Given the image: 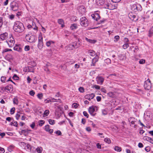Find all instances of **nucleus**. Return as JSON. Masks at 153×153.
Returning <instances> with one entry per match:
<instances>
[{
  "label": "nucleus",
  "instance_id": "obj_1",
  "mask_svg": "<svg viewBox=\"0 0 153 153\" xmlns=\"http://www.w3.org/2000/svg\"><path fill=\"white\" fill-rule=\"evenodd\" d=\"M13 28L15 32L20 33L24 31L25 27L22 23L17 21L15 22Z\"/></svg>",
  "mask_w": 153,
  "mask_h": 153
},
{
  "label": "nucleus",
  "instance_id": "obj_2",
  "mask_svg": "<svg viewBox=\"0 0 153 153\" xmlns=\"http://www.w3.org/2000/svg\"><path fill=\"white\" fill-rule=\"evenodd\" d=\"M131 10L134 12L141 11L142 10V7L141 5L139 4H133L131 6Z\"/></svg>",
  "mask_w": 153,
  "mask_h": 153
},
{
  "label": "nucleus",
  "instance_id": "obj_3",
  "mask_svg": "<svg viewBox=\"0 0 153 153\" xmlns=\"http://www.w3.org/2000/svg\"><path fill=\"white\" fill-rule=\"evenodd\" d=\"M43 46V37L42 34L41 33L39 36L38 47L39 49L41 50Z\"/></svg>",
  "mask_w": 153,
  "mask_h": 153
},
{
  "label": "nucleus",
  "instance_id": "obj_4",
  "mask_svg": "<svg viewBox=\"0 0 153 153\" xmlns=\"http://www.w3.org/2000/svg\"><path fill=\"white\" fill-rule=\"evenodd\" d=\"M36 37L34 35L30 36L29 34L26 35L25 36V39L27 41L30 43L35 42Z\"/></svg>",
  "mask_w": 153,
  "mask_h": 153
},
{
  "label": "nucleus",
  "instance_id": "obj_5",
  "mask_svg": "<svg viewBox=\"0 0 153 153\" xmlns=\"http://www.w3.org/2000/svg\"><path fill=\"white\" fill-rule=\"evenodd\" d=\"M80 21L82 26L86 27L88 25V20L85 17H83L80 18Z\"/></svg>",
  "mask_w": 153,
  "mask_h": 153
},
{
  "label": "nucleus",
  "instance_id": "obj_6",
  "mask_svg": "<svg viewBox=\"0 0 153 153\" xmlns=\"http://www.w3.org/2000/svg\"><path fill=\"white\" fill-rule=\"evenodd\" d=\"M144 87L147 90H149L151 87V84L150 81L149 79H148L146 81L144 85Z\"/></svg>",
  "mask_w": 153,
  "mask_h": 153
},
{
  "label": "nucleus",
  "instance_id": "obj_7",
  "mask_svg": "<svg viewBox=\"0 0 153 153\" xmlns=\"http://www.w3.org/2000/svg\"><path fill=\"white\" fill-rule=\"evenodd\" d=\"M135 118L134 117H130L128 119L129 122L131 124L130 126L134 128H136L137 127V124H135L136 122Z\"/></svg>",
  "mask_w": 153,
  "mask_h": 153
},
{
  "label": "nucleus",
  "instance_id": "obj_8",
  "mask_svg": "<svg viewBox=\"0 0 153 153\" xmlns=\"http://www.w3.org/2000/svg\"><path fill=\"white\" fill-rule=\"evenodd\" d=\"M11 9L13 11L17 10L18 9V5L15 2H13L10 4Z\"/></svg>",
  "mask_w": 153,
  "mask_h": 153
},
{
  "label": "nucleus",
  "instance_id": "obj_9",
  "mask_svg": "<svg viewBox=\"0 0 153 153\" xmlns=\"http://www.w3.org/2000/svg\"><path fill=\"white\" fill-rule=\"evenodd\" d=\"M97 108L96 107L92 106L90 107L88 109V111L90 114L92 116H94L96 114L95 112V108Z\"/></svg>",
  "mask_w": 153,
  "mask_h": 153
},
{
  "label": "nucleus",
  "instance_id": "obj_10",
  "mask_svg": "<svg viewBox=\"0 0 153 153\" xmlns=\"http://www.w3.org/2000/svg\"><path fill=\"white\" fill-rule=\"evenodd\" d=\"M15 43V40L12 34H10V40L8 42V45L9 47H11L14 45Z\"/></svg>",
  "mask_w": 153,
  "mask_h": 153
},
{
  "label": "nucleus",
  "instance_id": "obj_11",
  "mask_svg": "<svg viewBox=\"0 0 153 153\" xmlns=\"http://www.w3.org/2000/svg\"><path fill=\"white\" fill-rule=\"evenodd\" d=\"M97 83L100 85H102L104 80V78L101 76H98L96 78Z\"/></svg>",
  "mask_w": 153,
  "mask_h": 153
},
{
  "label": "nucleus",
  "instance_id": "obj_12",
  "mask_svg": "<svg viewBox=\"0 0 153 153\" xmlns=\"http://www.w3.org/2000/svg\"><path fill=\"white\" fill-rule=\"evenodd\" d=\"M103 7L111 10H113L115 8V6H111V4L109 3L104 4Z\"/></svg>",
  "mask_w": 153,
  "mask_h": 153
},
{
  "label": "nucleus",
  "instance_id": "obj_13",
  "mask_svg": "<svg viewBox=\"0 0 153 153\" xmlns=\"http://www.w3.org/2000/svg\"><path fill=\"white\" fill-rule=\"evenodd\" d=\"M6 91H7L8 92L11 93L13 90V87L12 85L9 84L5 87Z\"/></svg>",
  "mask_w": 153,
  "mask_h": 153
},
{
  "label": "nucleus",
  "instance_id": "obj_14",
  "mask_svg": "<svg viewBox=\"0 0 153 153\" xmlns=\"http://www.w3.org/2000/svg\"><path fill=\"white\" fill-rule=\"evenodd\" d=\"M91 16L94 20L96 21H97L99 20L100 17L99 14L98 13L93 14L91 15Z\"/></svg>",
  "mask_w": 153,
  "mask_h": 153
},
{
  "label": "nucleus",
  "instance_id": "obj_15",
  "mask_svg": "<svg viewBox=\"0 0 153 153\" xmlns=\"http://www.w3.org/2000/svg\"><path fill=\"white\" fill-rule=\"evenodd\" d=\"M94 94L91 93L90 94H86L85 96V97L86 99H88L89 100H90L91 99L94 98Z\"/></svg>",
  "mask_w": 153,
  "mask_h": 153
},
{
  "label": "nucleus",
  "instance_id": "obj_16",
  "mask_svg": "<svg viewBox=\"0 0 153 153\" xmlns=\"http://www.w3.org/2000/svg\"><path fill=\"white\" fill-rule=\"evenodd\" d=\"M14 50L19 52H21L22 51L21 45H16L14 47Z\"/></svg>",
  "mask_w": 153,
  "mask_h": 153
},
{
  "label": "nucleus",
  "instance_id": "obj_17",
  "mask_svg": "<svg viewBox=\"0 0 153 153\" xmlns=\"http://www.w3.org/2000/svg\"><path fill=\"white\" fill-rule=\"evenodd\" d=\"M8 33L5 32L0 35V38L2 40L6 39L7 37Z\"/></svg>",
  "mask_w": 153,
  "mask_h": 153
},
{
  "label": "nucleus",
  "instance_id": "obj_18",
  "mask_svg": "<svg viewBox=\"0 0 153 153\" xmlns=\"http://www.w3.org/2000/svg\"><path fill=\"white\" fill-rule=\"evenodd\" d=\"M22 145H25V149L26 150H30L31 147V146L28 144H26L24 142H21Z\"/></svg>",
  "mask_w": 153,
  "mask_h": 153
},
{
  "label": "nucleus",
  "instance_id": "obj_19",
  "mask_svg": "<svg viewBox=\"0 0 153 153\" xmlns=\"http://www.w3.org/2000/svg\"><path fill=\"white\" fill-rule=\"evenodd\" d=\"M58 23L61 25V27L62 28L64 27L65 26L64 25V22L62 19H59L58 20Z\"/></svg>",
  "mask_w": 153,
  "mask_h": 153
},
{
  "label": "nucleus",
  "instance_id": "obj_20",
  "mask_svg": "<svg viewBox=\"0 0 153 153\" xmlns=\"http://www.w3.org/2000/svg\"><path fill=\"white\" fill-rule=\"evenodd\" d=\"M85 39L87 41L91 44H95L97 42L96 40L88 39L87 37H85Z\"/></svg>",
  "mask_w": 153,
  "mask_h": 153
},
{
  "label": "nucleus",
  "instance_id": "obj_21",
  "mask_svg": "<svg viewBox=\"0 0 153 153\" xmlns=\"http://www.w3.org/2000/svg\"><path fill=\"white\" fill-rule=\"evenodd\" d=\"M78 28L77 25L76 24H73L71 25L70 28L71 30H74Z\"/></svg>",
  "mask_w": 153,
  "mask_h": 153
},
{
  "label": "nucleus",
  "instance_id": "obj_22",
  "mask_svg": "<svg viewBox=\"0 0 153 153\" xmlns=\"http://www.w3.org/2000/svg\"><path fill=\"white\" fill-rule=\"evenodd\" d=\"M88 53L91 56H94L96 54L95 51L92 50H89L88 51Z\"/></svg>",
  "mask_w": 153,
  "mask_h": 153
},
{
  "label": "nucleus",
  "instance_id": "obj_23",
  "mask_svg": "<svg viewBox=\"0 0 153 153\" xmlns=\"http://www.w3.org/2000/svg\"><path fill=\"white\" fill-rule=\"evenodd\" d=\"M55 43V42L52 41H49L48 42H47L46 43V46L49 47L52 44H53Z\"/></svg>",
  "mask_w": 153,
  "mask_h": 153
},
{
  "label": "nucleus",
  "instance_id": "obj_24",
  "mask_svg": "<svg viewBox=\"0 0 153 153\" xmlns=\"http://www.w3.org/2000/svg\"><path fill=\"white\" fill-rule=\"evenodd\" d=\"M144 139L147 140L148 141H149L150 142L152 143L151 141H153L152 139L150 137H144Z\"/></svg>",
  "mask_w": 153,
  "mask_h": 153
},
{
  "label": "nucleus",
  "instance_id": "obj_25",
  "mask_svg": "<svg viewBox=\"0 0 153 153\" xmlns=\"http://www.w3.org/2000/svg\"><path fill=\"white\" fill-rule=\"evenodd\" d=\"M128 16L130 19L132 20H134L136 17V16L135 15H133L132 13L129 14L128 15Z\"/></svg>",
  "mask_w": 153,
  "mask_h": 153
},
{
  "label": "nucleus",
  "instance_id": "obj_26",
  "mask_svg": "<svg viewBox=\"0 0 153 153\" xmlns=\"http://www.w3.org/2000/svg\"><path fill=\"white\" fill-rule=\"evenodd\" d=\"M114 149L115 151L118 152H120L121 151V148L118 146H116L114 147Z\"/></svg>",
  "mask_w": 153,
  "mask_h": 153
},
{
  "label": "nucleus",
  "instance_id": "obj_27",
  "mask_svg": "<svg viewBox=\"0 0 153 153\" xmlns=\"http://www.w3.org/2000/svg\"><path fill=\"white\" fill-rule=\"evenodd\" d=\"M98 56H96L95 57H94L92 60V62L93 63H96L98 61Z\"/></svg>",
  "mask_w": 153,
  "mask_h": 153
},
{
  "label": "nucleus",
  "instance_id": "obj_28",
  "mask_svg": "<svg viewBox=\"0 0 153 153\" xmlns=\"http://www.w3.org/2000/svg\"><path fill=\"white\" fill-rule=\"evenodd\" d=\"M36 150L38 153H41L42 152V149L41 147H38L36 149Z\"/></svg>",
  "mask_w": 153,
  "mask_h": 153
},
{
  "label": "nucleus",
  "instance_id": "obj_29",
  "mask_svg": "<svg viewBox=\"0 0 153 153\" xmlns=\"http://www.w3.org/2000/svg\"><path fill=\"white\" fill-rule=\"evenodd\" d=\"M107 109H102V113L103 115H106L108 114V111Z\"/></svg>",
  "mask_w": 153,
  "mask_h": 153
},
{
  "label": "nucleus",
  "instance_id": "obj_30",
  "mask_svg": "<svg viewBox=\"0 0 153 153\" xmlns=\"http://www.w3.org/2000/svg\"><path fill=\"white\" fill-rule=\"evenodd\" d=\"M68 48H69V49L70 50H73L75 48L74 45L73 44L69 45L68 46Z\"/></svg>",
  "mask_w": 153,
  "mask_h": 153
},
{
  "label": "nucleus",
  "instance_id": "obj_31",
  "mask_svg": "<svg viewBox=\"0 0 153 153\" xmlns=\"http://www.w3.org/2000/svg\"><path fill=\"white\" fill-rule=\"evenodd\" d=\"M10 124L11 125H13L16 127H17L18 126L17 123L16 121H13V122H11Z\"/></svg>",
  "mask_w": 153,
  "mask_h": 153
},
{
  "label": "nucleus",
  "instance_id": "obj_32",
  "mask_svg": "<svg viewBox=\"0 0 153 153\" xmlns=\"http://www.w3.org/2000/svg\"><path fill=\"white\" fill-rule=\"evenodd\" d=\"M104 141L108 144H110L111 143V140L110 139L108 138H105L104 139Z\"/></svg>",
  "mask_w": 153,
  "mask_h": 153
},
{
  "label": "nucleus",
  "instance_id": "obj_33",
  "mask_svg": "<svg viewBox=\"0 0 153 153\" xmlns=\"http://www.w3.org/2000/svg\"><path fill=\"white\" fill-rule=\"evenodd\" d=\"M14 148V146L13 145H11L8 147V150L9 152H11L12 151Z\"/></svg>",
  "mask_w": 153,
  "mask_h": 153
},
{
  "label": "nucleus",
  "instance_id": "obj_34",
  "mask_svg": "<svg viewBox=\"0 0 153 153\" xmlns=\"http://www.w3.org/2000/svg\"><path fill=\"white\" fill-rule=\"evenodd\" d=\"M80 10H82V12L81 13H83L85 12V10L84 6H82L80 7L79 8V11H80Z\"/></svg>",
  "mask_w": 153,
  "mask_h": 153
},
{
  "label": "nucleus",
  "instance_id": "obj_35",
  "mask_svg": "<svg viewBox=\"0 0 153 153\" xmlns=\"http://www.w3.org/2000/svg\"><path fill=\"white\" fill-rule=\"evenodd\" d=\"M45 123V121L43 120H41L39 122V125L40 126H42Z\"/></svg>",
  "mask_w": 153,
  "mask_h": 153
},
{
  "label": "nucleus",
  "instance_id": "obj_36",
  "mask_svg": "<svg viewBox=\"0 0 153 153\" xmlns=\"http://www.w3.org/2000/svg\"><path fill=\"white\" fill-rule=\"evenodd\" d=\"M105 62L107 64H109L111 63V60L109 58H107L105 60Z\"/></svg>",
  "mask_w": 153,
  "mask_h": 153
},
{
  "label": "nucleus",
  "instance_id": "obj_37",
  "mask_svg": "<svg viewBox=\"0 0 153 153\" xmlns=\"http://www.w3.org/2000/svg\"><path fill=\"white\" fill-rule=\"evenodd\" d=\"M97 4H100V5H102L104 3V0H99L98 1H97Z\"/></svg>",
  "mask_w": 153,
  "mask_h": 153
},
{
  "label": "nucleus",
  "instance_id": "obj_38",
  "mask_svg": "<svg viewBox=\"0 0 153 153\" xmlns=\"http://www.w3.org/2000/svg\"><path fill=\"white\" fill-rule=\"evenodd\" d=\"M92 88H94L98 90L100 89V87L99 86L96 85H93L92 87Z\"/></svg>",
  "mask_w": 153,
  "mask_h": 153
},
{
  "label": "nucleus",
  "instance_id": "obj_39",
  "mask_svg": "<svg viewBox=\"0 0 153 153\" xmlns=\"http://www.w3.org/2000/svg\"><path fill=\"white\" fill-rule=\"evenodd\" d=\"M6 77L5 76H2L1 77V81L3 83H4L6 80Z\"/></svg>",
  "mask_w": 153,
  "mask_h": 153
},
{
  "label": "nucleus",
  "instance_id": "obj_40",
  "mask_svg": "<svg viewBox=\"0 0 153 153\" xmlns=\"http://www.w3.org/2000/svg\"><path fill=\"white\" fill-rule=\"evenodd\" d=\"M49 113V111L48 110H46L44 112V115L45 116H47Z\"/></svg>",
  "mask_w": 153,
  "mask_h": 153
},
{
  "label": "nucleus",
  "instance_id": "obj_41",
  "mask_svg": "<svg viewBox=\"0 0 153 153\" xmlns=\"http://www.w3.org/2000/svg\"><path fill=\"white\" fill-rule=\"evenodd\" d=\"M49 124L51 125H53L55 123V121L52 119H49L48 120Z\"/></svg>",
  "mask_w": 153,
  "mask_h": 153
},
{
  "label": "nucleus",
  "instance_id": "obj_42",
  "mask_svg": "<svg viewBox=\"0 0 153 153\" xmlns=\"http://www.w3.org/2000/svg\"><path fill=\"white\" fill-rule=\"evenodd\" d=\"M129 46L128 43H126L124 44L123 45V48L124 49H127Z\"/></svg>",
  "mask_w": 153,
  "mask_h": 153
},
{
  "label": "nucleus",
  "instance_id": "obj_43",
  "mask_svg": "<svg viewBox=\"0 0 153 153\" xmlns=\"http://www.w3.org/2000/svg\"><path fill=\"white\" fill-rule=\"evenodd\" d=\"M13 79L14 80H18L19 79V78L16 74H14L13 77Z\"/></svg>",
  "mask_w": 153,
  "mask_h": 153
},
{
  "label": "nucleus",
  "instance_id": "obj_44",
  "mask_svg": "<svg viewBox=\"0 0 153 153\" xmlns=\"http://www.w3.org/2000/svg\"><path fill=\"white\" fill-rule=\"evenodd\" d=\"M15 108L14 107H13L10 109V114H13L15 113Z\"/></svg>",
  "mask_w": 153,
  "mask_h": 153
},
{
  "label": "nucleus",
  "instance_id": "obj_45",
  "mask_svg": "<svg viewBox=\"0 0 153 153\" xmlns=\"http://www.w3.org/2000/svg\"><path fill=\"white\" fill-rule=\"evenodd\" d=\"M118 75L117 74H110L109 75V77L114 78L115 77L117 76Z\"/></svg>",
  "mask_w": 153,
  "mask_h": 153
},
{
  "label": "nucleus",
  "instance_id": "obj_46",
  "mask_svg": "<svg viewBox=\"0 0 153 153\" xmlns=\"http://www.w3.org/2000/svg\"><path fill=\"white\" fill-rule=\"evenodd\" d=\"M3 23V18L1 17H0V28L2 27Z\"/></svg>",
  "mask_w": 153,
  "mask_h": 153
},
{
  "label": "nucleus",
  "instance_id": "obj_47",
  "mask_svg": "<svg viewBox=\"0 0 153 153\" xmlns=\"http://www.w3.org/2000/svg\"><path fill=\"white\" fill-rule=\"evenodd\" d=\"M79 105L76 103H74L72 105V107L74 108H77L78 106Z\"/></svg>",
  "mask_w": 153,
  "mask_h": 153
},
{
  "label": "nucleus",
  "instance_id": "obj_48",
  "mask_svg": "<svg viewBox=\"0 0 153 153\" xmlns=\"http://www.w3.org/2000/svg\"><path fill=\"white\" fill-rule=\"evenodd\" d=\"M114 42H117L120 39V36H116L114 37Z\"/></svg>",
  "mask_w": 153,
  "mask_h": 153
},
{
  "label": "nucleus",
  "instance_id": "obj_49",
  "mask_svg": "<svg viewBox=\"0 0 153 153\" xmlns=\"http://www.w3.org/2000/svg\"><path fill=\"white\" fill-rule=\"evenodd\" d=\"M37 96L39 99H42L43 97L42 94V93L38 94L37 95Z\"/></svg>",
  "mask_w": 153,
  "mask_h": 153
},
{
  "label": "nucleus",
  "instance_id": "obj_50",
  "mask_svg": "<svg viewBox=\"0 0 153 153\" xmlns=\"http://www.w3.org/2000/svg\"><path fill=\"white\" fill-rule=\"evenodd\" d=\"M49 126H50L48 125H46L45 126V129L46 131H48V130L50 129Z\"/></svg>",
  "mask_w": 153,
  "mask_h": 153
},
{
  "label": "nucleus",
  "instance_id": "obj_51",
  "mask_svg": "<svg viewBox=\"0 0 153 153\" xmlns=\"http://www.w3.org/2000/svg\"><path fill=\"white\" fill-rule=\"evenodd\" d=\"M0 90L3 92H4L6 91L5 87H0Z\"/></svg>",
  "mask_w": 153,
  "mask_h": 153
},
{
  "label": "nucleus",
  "instance_id": "obj_52",
  "mask_svg": "<svg viewBox=\"0 0 153 153\" xmlns=\"http://www.w3.org/2000/svg\"><path fill=\"white\" fill-rule=\"evenodd\" d=\"M30 49V47L29 45H26L25 47V50L26 51H28Z\"/></svg>",
  "mask_w": 153,
  "mask_h": 153
},
{
  "label": "nucleus",
  "instance_id": "obj_53",
  "mask_svg": "<svg viewBox=\"0 0 153 153\" xmlns=\"http://www.w3.org/2000/svg\"><path fill=\"white\" fill-rule=\"evenodd\" d=\"M13 101L14 104L16 105L18 104V100L16 98H13Z\"/></svg>",
  "mask_w": 153,
  "mask_h": 153
},
{
  "label": "nucleus",
  "instance_id": "obj_54",
  "mask_svg": "<svg viewBox=\"0 0 153 153\" xmlns=\"http://www.w3.org/2000/svg\"><path fill=\"white\" fill-rule=\"evenodd\" d=\"M79 91L81 93H83L84 92V90L83 87H80L79 88Z\"/></svg>",
  "mask_w": 153,
  "mask_h": 153
},
{
  "label": "nucleus",
  "instance_id": "obj_55",
  "mask_svg": "<svg viewBox=\"0 0 153 153\" xmlns=\"http://www.w3.org/2000/svg\"><path fill=\"white\" fill-rule=\"evenodd\" d=\"M108 95L110 97H114V95L113 92H109L108 93Z\"/></svg>",
  "mask_w": 153,
  "mask_h": 153
},
{
  "label": "nucleus",
  "instance_id": "obj_56",
  "mask_svg": "<svg viewBox=\"0 0 153 153\" xmlns=\"http://www.w3.org/2000/svg\"><path fill=\"white\" fill-rule=\"evenodd\" d=\"M83 115L85 116L87 118H88V117L89 115L86 111H83Z\"/></svg>",
  "mask_w": 153,
  "mask_h": 153
},
{
  "label": "nucleus",
  "instance_id": "obj_57",
  "mask_svg": "<svg viewBox=\"0 0 153 153\" xmlns=\"http://www.w3.org/2000/svg\"><path fill=\"white\" fill-rule=\"evenodd\" d=\"M30 94L31 96H33L35 94V93L33 90L30 91L29 93Z\"/></svg>",
  "mask_w": 153,
  "mask_h": 153
},
{
  "label": "nucleus",
  "instance_id": "obj_58",
  "mask_svg": "<svg viewBox=\"0 0 153 153\" xmlns=\"http://www.w3.org/2000/svg\"><path fill=\"white\" fill-rule=\"evenodd\" d=\"M14 17V15L13 14H11L9 16V18L11 20H13Z\"/></svg>",
  "mask_w": 153,
  "mask_h": 153
},
{
  "label": "nucleus",
  "instance_id": "obj_59",
  "mask_svg": "<svg viewBox=\"0 0 153 153\" xmlns=\"http://www.w3.org/2000/svg\"><path fill=\"white\" fill-rule=\"evenodd\" d=\"M55 133L58 134V135H61L62 134V133L60 131L58 130L55 132Z\"/></svg>",
  "mask_w": 153,
  "mask_h": 153
},
{
  "label": "nucleus",
  "instance_id": "obj_60",
  "mask_svg": "<svg viewBox=\"0 0 153 153\" xmlns=\"http://www.w3.org/2000/svg\"><path fill=\"white\" fill-rule=\"evenodd\" d=\"M71 19H72V20L74 21H77L76 17L75 16H72Z\"/></svg>",
  "mask_w": 153,
  "mask_h": 153
},
{
  "label": "nucleus",
  "instance_id": "obj_61",
  "mask_svg": "<svg viewBox=\"0 0 153 153\" xmlns=\"http://www.w3.org/2000/svg\"><path fill=\"white\" fill-rule=\"evenodd\" d=\"M153 31H152L151 30H150L149 31V37L152 36V34H153Z\"/></svg>",
  "mask_w": 153,
  "mask_h": 153
},
{
  "label": "nucleus",
  "instance_id": "obj_62",
  "mask_svg": "<svg viewBox=\"0 0 153 153\" xmlns=\"http://www.w3.org/2000/svg\"><path fill=\"white\" fill-rule=\"evenodd\" d=\"M5 152L4 149L0 147V153H4Z\"/></svg>",
  "mask_w": 153,
  "mask_h": 153
},
{
  "label": "nucleus",
  "instance_id": "obj_63",
  "mask_svg": "<svg viewBox=\"0 0 153 153\" xmlns=\"http://www.w3.org/2000/svg\"><path fill=\"white\" fill-rule=\"evenodd\" d=\"M145 62V60L143 59H141L139 61V63L140 64H143Z\"/></svg>",
  "mask_w": 153,
  "mask_h": 153
},
{
  "label": "nucleus",
  "instance_id": "obj_64",
  "mask_svg": "<svg viewBox=\"0 0 153 153\" xmlns=\"http://www.w3.org/2000/svg\"><path fill=\"white\" fill-rule=\"evenodd\" d=\"M150 148H149V147H146L145 148V150H146V151L147 152H149L150 151Z\"/></svg>",
  "mask_w": 153,
  "mask_h": 153
}]
</instances>
